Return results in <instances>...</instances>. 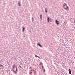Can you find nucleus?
<instances>
[{"instance_id": "obj_1", "label": "nucleus", "mask_w": 75, "mask_h": 75, "mask_svg": "<svg viewBox=\"0 0 75 75\" xmlns=\"http://www.w3.org/2000/svg\"><path fill=\"white\" fill-rule=\"evenodd\" d=\"M13 70V71L14 74H15L16 75L17 74V72H18V70L17 69V67L16 66H14V67L12 68Z\"/></svg>"}, {"instance_id": "obj_2", "label": "nucleus", "mask_w": 75, "mask_h": 75, "mask_svg": "<svg viewBox=\"0 0 75 75\" xmlns=\"http://www.w3.org/2000/svg\"><path fill=\"white\" fill-rule=\"evenodd\" d=\"M63 7L64 8L65 10H69V7L67 6V5L66 3H64L63 5Z\"/></svg>"}, {"instance_id": "obj_3", "label": "nucleus", "mask_w": 75, "mask_h": 75, "mask_svg": "<svg viewBox=\"0 0 75 75\" xmlns=\"http://www.w3.org/2000/svg\"><path fill=\"white\" fill-rule=\"evenodd\" d=\"M55 23H56V24L57 25H58L59 24V21H58V20H55Z\"/></svg>"}, {"instance_id": "obj_4", "label": "nucleus", "mask_w": 75, "mask_h": 75, "mask_svg": "<svg viewBox=\"0 0 75 75\" xmlns=\"http://www.w3.org/2000/svg\"><path fill=\"white\" fill-rule=\"evenodd\" d=\"M4 67L2 65H0V69H3Z\"/></svg>"}, {"instance_id": "obj_5", "label": "nucleus", "mask_w": 75, "mask_h": 75, "mask_svg": "<svg viewBox=\"0 0 75 75\" xmlns=\"http://www.w3.org/2000/svg\"><path fill=\"white\" fill-rule=\"evenodd\" d=\"M25 29V27L24 26L22 27V32H24V30Z\"/></svg>"}, {"instance_id": "obj_6", "label": "nucleus", "mask_w": 75, "mask_h": 75, "mask_svg": "<svg viewBox=\"0 0 75 75\" xmlns=\"http://www.w3.org/2000/svg\"><path fill=\"white\" fill-rule=\"evenodd\" d=\"M69 73L70 74H71L72 72H71V69H69Z\"/></svg>"}, {"instance_id": "obj_7", "label": "nucleus", "mask_w": 75, "mask_h": 75, "mask_svg": "<svg viewBox=\"0 0 75 75\" xmlns=\"http://www.w3.org/2000/svg\"><path fill=\"white\" fill-rule=\"evenodd\" d=\"M38 46H39V47H41V45H40V44L39 43H38Z\"/></svg>"}, {"instance_id": "obj_8", "label": "nucleus", "mask_w": 75, "mask_h": 75, "mask_svg": "<svg viewBox=\"0 0 75 75\" xmlns=\"http://www.w3.org/2000/svg\"><path fill=\"white\" fill-rule=\"evenodd\" d=\"M49 18H50V17H48L47 20L48 23H50V21H49Z\"/></svg>"}, {"instance_id": "obj_9", "label": "nucleus", "mask_w": 75, "mask_h": 75, "mask_svg": "<svg viewBox=\"0 0 75 75\" xmlns=\"http://www.w3.org/2000/svg\"><path fill=\"white\" fill-rule=\"evenodd\" d=\"M45 12L46 13H47V8H45Z\"/></svg>"}, {"instance_id": "obj_10", "label": "nucleus", "mask_w": 75, "mask_h": 75, "mask_svg": "<svg viewBox=\"0 0 75 75\" xmlns=\"http://www.w3.org/2000/svg\"><path fill=\"white\" fill-rule=\"evenodd\" d=\"M40 18L41 20H42V15H40Z\"/></svg>"}, {"instance_id": "obj_11", "label": "nucleus", "mask_w": 75, "mask_h": 75, "mask_svg": "<svg viewBox=\"0 0 75 75\" xmlns=\"http://www.w3.org/2000/svg\"><path fill=\"white\" fill-rule=\"evenodd\" d=\"M35 57H36V58H37V57H38V56L37 55H35Z\"/></svg>"}, {"instance_id": "obj_12", "label": "nucleus", "mask_w": 75, "mask_h": 75, "mask_svg": "<svg viewBox=\"0 0 75 75\" xmlns=\"http://www.w3.org/2000/svg\"><path fill=\"white\" fill-rule=\"evenodd\" d=\"M43 72H45V69H43Z\"/></svg>"}, {"instance_id": "obj_13", "label": "nucleus", "mask_w": 75, "mask_h": 75, "mask_svg": "<svg viewBox=\"0 0 75 75\" xmlns=\"http://www.w3.org/2000/svg\"><path fill=\"white\" fill-rule=\"evenodd\" d=\"M32 71V70H31L30 71V72L31 74H32V73H33V72L32 71Z\"/></svg>"}, {"instance_id": "obj_14", "label": "nucleus", "mask_w": 75, "mask_h": 75, "mask_svg": "<svg viewBox=\"0 0 75 75\" xmlns=\"http://www.w3.org/2000/svg\"><path fill=\"white\" fill-rule=\"evenodd\" d=\"M32 18L33 19V21H34V18Z\"/></svg>"}, {"instance_id": "obj_15", "label": "nucleus", "mask_w": 75, "mask_h": 75, "mask_svg": "<svg viewBox=\"0 0 75 75\" xmlns=\"http://www.w3.org/2000/svg\"><path fill=\"white\" fill-rule=\"evenodd\" d=\"M19 6H20V4H19Z\"/></svg>"}, {"instance_id": "obj_16", "label": "nucleus", "mask_w": 75, "mask_h": 75, "mask_svg": "<svg viewBox=\"0 0 75 75\" xmlns=\"http://www.w3.org/2000/svg\"><path fill=\"white\" fill-rule=\"evenodd\" d=\"M38 58H40V57L38 56Z\"/></svg>"}, {"instance_id": "obj_17", "label": "nucleus", "mask_w": 75, "mask_h": 75, "mask_svg": "<svg viewBox=\"0 0 75 75\" xmlns=\"http://www.w3.org/2000/svg\"><path fill=\"white\" fill-rule=\"evenodd\" d=\"M74 22H75V20H74Z\"/></svg>"}, {"instance_id": "obj_18", "label": "nucleus", "mask_w": 75, "mask_h": 75, "mask_svg": "<svg viewBox=\"0 0 75 75\" xmlns=\"http://www.w3.org/2000/svg\"><path fill=\"white\" fill-rule=\"evenodd\" d=\"M20 68H21V66H19Z\"/></svg>"}, {"instance_id": "obj_19", "label": "nucleus", "mask_w": 75, "mask_h": 75, "mask_svg": "<svg viewBox=\"0 0 75 75\" xmlns=\"http://www.w3.org/2000/svg\"><path fill=\"white\" fill-rule=\"evenodd\" d=\"M30 68H31V67H30Z\"/></svg>"}, {"instance_id": "obj_20", "label": "nucleus", "mask_w": 75, "mask_h": 75, "mask_svg": "<svg viewBox=\"0 0 75 75\" xmlns=\"http://www.w3.org/2000/svg\"><path fill=\"white\" fill-rule=\"evenodd\" d=\"M50 20H51V19L50 18Z\"/></svg>"}]
</instances>
